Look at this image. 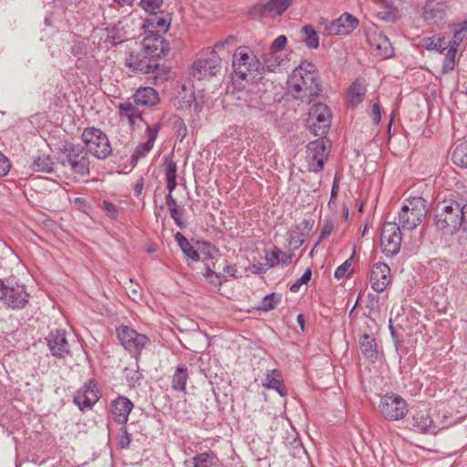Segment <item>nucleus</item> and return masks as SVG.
I'll return each instance as SVG.
<instances>
[{
  "mask_svg": "<svg viewBox=\"0 0 467 467\" xmlns=\"http://www.w3.org/2000/svg\"><path fill=\"white\" fill-rule=\"evenodd\" d=\"M189 379L188 368L185 364H179L171 377V388L175 391L184 392Z\"/></svg>",
  "mask_w": 467,
  "mask_h": 467,
  "instance_id": "nucleus-26",
  "label": "nucleus"
},
{
  "mask_svg": "<svg viewBox=\"0 0 467 467\" xmlns=\"http://www.w3.org/2000/svg\"><path fill=\"white\" fill-rule=\"evenodd\" d=\"M358 24L357 17L346 12L325 26V34L327 36L348 35L358 26Z\"/></svg>",
  "mask_w": 467,
  "mask_h": 467,
  "instance_id": "nucleus-15",
  "label": "nucleus"
},
{
  "mask_svg": "<svg viewBox=\"0 0 467 467\" xmlns=\"http://www.w3.org/2000/svg\"><path fill=\"white\" fill-rule=\"evenodd\" d=\"M451 160L455 165L467 168V145H457L452 151Z\"/></svg>",
  "mask_w": 467,
  "mask_h": 467,
  "instance_id": "nucleus-36",
  "label": "nucleus"
},
{
  "mask_svg": "<svg viewBox=\"0 0 467 467\" xmlns=\"http://www.w3.org/2000/svg\"><path fill=\"white\" fill-rule=\"evenodd\" d=\"M171 120L177 140L182 141L187 136V127L184 120L177 115H173Z\"/></svg>",
  "mask_w": 467,
  "mask_h": 467,
  "instance_id": "nucleus-40",
  "label": "nucleus"
},
{
  "mask_svg": "<svg viewBox=\"0 0 467 467\" xmlns=\"http://www.w3.org/2000/svg\"><path fill=\"white\" fill-rule=\"evenodd\" d=\"M310 131L317 137L325 136L330 128V111L324 103L315 104L309 111Z\"/></svg>",
  "mask_w": 467,
  "mask_h": 467,
  "instance_id": "nucleus-12",
  "label": "nucleus"
},
{
  "mask_svg": "<svg viewBox=\"0 0 467 467\" xmlns=\"http://www.w3.org/2000/svg\"><path fill=\"white\" fill-rule=\"evenodd\" d=\"M292 74L302 76H306V74H307L314 77L319 76L316 66L312 62L306 60L301 62V64L296 67Z\"/></svg>",
  "mask_w": 467,
  "mask_h": 467,
  "instance_id": "nucleus-41",
  "label": "nucleus"
},
{
  "mask_svg": "<svg viewBox=\"0 0 467 467\" xmlns=\"http://www.w3.org/2000/svg\"><path fill=\"white\" fill-rule=\"evenodd\" d=\"M333 229H334L333 223L331 221L326 222L321 229V233H320L318 241L316 243L315 247H317L323 239L328 237L332 234Z\"/></svg>",
  "mask_w": 467,
  "mask_h": 467,
  "instance_id": "nucleus-55",
  "label": "nucleus"
},
{
  "mask_svg": "<svg viewBox=\"0 0 467 467\" xmlns=\"http://www.w3.org/2000/svg\"><path fill=\"white\" fill-rule=\"evenodd\" d=\"M102 206L104 208L105 211H107V213L112 217V218H116L118 216V208L117 206L110 202H108V201H104L102 202Z\"/></svg>",
  "mask_w": 467,
  "mask_h": 467,
  "instance_id": "nucleus-61",
  "label": "nucleus"
},
{
  "mask_svg": "<svg viewBox=\"0 0 467 467\" xmlns=\"http://www.w3.org/2000/svg\"><path fill=\"white\" fill-rule=\"evenodd\" d=\"M411 428L421 433L435 434L440 430L427 412L419 411L411 418Z\"/></svg>",
  "mask_w": 467,
  "mask_h": 467,
  "instance_id": "nucleus-23",
  "label": "nucleus"
},
{
  "mask_svg": "<svg viewBox=\"0 0 467 467\" xmlns=\"http://www.w3.org/2000/svg\"><path fill=\"white\" fill-rule=\"evenodd\" d=\"M269 269V267L267 266V265H264V264H254L252 265V272L254 274H264L265 273L267 270Z\"/></svg>",
  "mask_w": 467,
  "mask_h": 467,
  "instance_id": "nucleus-64",
  "label": "nucleus"
},
{
  "mask_svg": "<svg viewBox=\"0 0 467 467\" xmlns=\"http://www.w3.org/2000/svg\"><path fill=\"white\" fill-rule=\"evenodd\" d=\"M133 407V403L128 398L119 396L111 402V412L114 420L120 425L126 424Z\"/></svg>",
  "mask_w": 467,
  "mask_h": 467,
  "instance_id": "nucleus-21",
  "label": "nucleus"
},
{
  "mask_svg": "<svg viewBox=\"0 0 467 467\" xmlns=\"http://www.w3.org/2000/svg\"><path fill=\"white\" fill-rule=\"evenodd\" d=\"M11 168L10 161L2 152H0V177L7 175Z\"/></svg>",
  "mask_w": 467,
  "mask_h": 467,
  "instance_id": "nucleus-58",
  "label": "nucleus"
},
{
  "mask_svg": "<svg viewBox=\"0 0 467 467\" xmlns=\"http://www.w3.org/2000/svg\"><path fill=\"white\" fill-rule=\"evenodd\" d=\"M281 375L278 370L273 369L267 373L264 386L268 389L281 388Z\"/></svg>",
  "mask_w": 467,
  "mask_h": 467,
  "instance_id": "nucleus-45",
  "label": "nucleus"
},
{
  "mask_svg": "<svg viewBox=\"0 0 467 467\" xmlns=\"http://www.w3.org/2000/svg\"><path fill=\"white\" fill-rule=\"evenodd\" d=\"M164 166H165V178H177V164L176 162L170 159H164Z\"/></svg>",
  "mask_w": 467,
  "mask_h": 467,
  "instance_id": "nucleus-51",
  "label": "nucleus"
},
{
  "mask_svg": "<svg viewBox=\"0 0 467 467\" xmlns=\"http://www.w3.org/2000/svg\"><path fill=\"white\" fill-rule=\"evenodd\" d=\"M133 102L137 106L151 108L160 101L159 93L150 87L139 88L132 96Z\"/></svg>",
  "mask_w": 467,
  "mask_h": 467,
  "instance_id": "nucleus-22",
  "label": "nucleus"
},
{
  "mask_svg": "<svg viewBox=\"0 0 467 467\" xmlns=\"http://www.w3.org/2000/svg\"><path fill=\"white\" fill-rule=\"evenodd\" d=\"M131 442V434L128 431L126 427H121L120 434L119 435V446L120 449H129Z\"/></svg>",
  "mask_w": 467,
  "mask_h": 467,
  "instance_id": "nucleus-50",
  "label": "nucleus"
},
{
  "mask_svg": "<svg viewBox=\"0 0 467 467\" xmlns=\"http://www.w3.org/2000/svg\"><path fill=\"white\" fill-rule=\"evenodd\" d=\"M284 59L276 55V53H270L268 57L264 58V62H262V66L264 68V73L265 71L275 73L278 70Z\"/></svg>",
  "mask_w": 467,
  "mask_h": 467,
  "instance_id": "nucleus-37",
  "label": "nucleus"
},
{
  "mask_svg": "<svg viewBox=\"0 0 467 467\" xmlns=\"http://www.w3.org/2000/svg\"><path fill=\"white\" fill-rule=\"evenodd\" d=\"M313 225H314V221L304 219L302 222H300L296 225V230L298 232H301V234H303V237H307L309 232L313 228Z\"/></svg>",
  "mask_w": 467,
  "mask_h": 467,
  "instance_id": "nucleus-54",
  "label": "nucleus"
},
{
  "mask_svg": "<svg viewBox=\"0 0 467 467\" xmlns=\"http://www.w3.org/2000/svg\"><path fill=\"white\" fill-rule=\"evenodd\" d=\"M170 51V44L159 36H144L140 50L132 51L125 57V66L134 74L151 75L149 78L160 85L169 78L170 70L160 64V59Z\"/></svg>",
  "mask_w": 467,
  "mask_h": 467,
  "instance_id": "nucleus-1",
  "label": "nucleus"
},
{
  "mask_svg": "<svg viewBox=\"0 0 467 467\" xmlns=\"http://www.w3.org/2000/svg\"><path fill=\"white\" fill-rule=\"evenodd\" d=\"M54 161L50 155H38L34 159L31 168L34 171L51 173L54 171Z\"/></svg>",
  "mask_w": 467,
  "mask_h": 467,
  "instance_id": "nucleus-29",
  "label": "nucleus"
},
{
  "mask_svg": "<svg viewBox=\"0 0 467 467\" xmlns=\"http://www.w3.org/2000/svg\"><path fill=\"white\" fill-rule=\"evenodd\" d=\"M81 139L88 153L99 160H105L112 153L110 141L100 129L95 127L84 129Z\"/></svg>",
  "mask_w": 467,
  "mask_h": 467,
  "instance_id": "nucleus-6",
  "label": "nucleus"
},
{
  "mask_svg": "<svg viewBox=\"0 0 467 467\" xmlns=\"http://www.w3.org/2000/svg\"><path fill=\"white\" fill-rule=\"evenodd\" d=\"M407 402L396 394H386L380 398L379 410L380 414L389 420H398L408 413Z\"/></svg>",
  "mask_w": 467,
  "mask_h": 467,
  "instance_id": "nucleus-10",
  "label": "nucleus"
},
{
  "mask_svg": "<svg viewBox=\"0 0 467 467\" xmlns=\"http://www.w3.org/2000/svg\"><path fill=\"white\" fill-rule=\"evenodd\" d=\"M371 118L376 125L381 120V107L379 101H375L372 104Z\"/></svg>",
  "mask_w": 467,
  "mask_h": 467,
  "instance_id": "nucleus-59",
  "label": "nucleus"
},
{
  "mask_svg": "<svg viewBox=\"0 0 467 467\" xmlns=\"http://www.w3.org/2000/svg\"><path fill=\"white\" fill-rule=\"evenodd\" d=\"M119 114L121 118H126L129 124L133 128L136 124V120L140 119L143 121L141 111L138 109V106L130 101L120 103L119 105Z\"/></svg>",
  "mask_w": 467,
  "mask_h": 467,
  "instance_id": "nucleus-25",
  "label": "nucleus"
},
{
  "mask_svg": "<svg viewBox=\"0 0 467 467\" xmlns=\"http://www.w3.org/2000/svg\"><path fill=\"white\" fill-rule=\"evenodd\" d=\"M146 134H147V137H148V140H147L146 143H150V145L151 147H153L155 140H156V138L158 136V133L156 132V130L151 129V127L147 124Z\"/></svg>",
  "mask_w": 467,
  "mask_h": 467,
  "instance_id": "nucleus-63",
  "label": "nucleus"
},
{
  "mask_svg": "<svg viewBox=\"0 0 467 467\" xmlns=\"http://www.w3.org/2000/svg\"><path fill=\"white\" fill-rule=\"evenodd\" d=\"M460 28L456 30L453 34L452 38L448 41V47H454L458 49L460 45L463 42L464 38L467 36V29L465 26H462V24L459 25Z\"/></svg>",
  "mask_w": 467,
  "mask_h": 467,
  "instance_id": "nucleus-44",
  "label": "nucleus"
},
{
  "mask_svg": "<svg viewBox=\"0 0 467 467\" xmlns=\"http://www.w3.org/2000/svg\"><path fill=\"white\" fill-rule=\"evenodd\" d=\"M312 271L310 268H307L303 274V275L298 280H296L293 285H291L290 291L293 293L298 292L302 285H306L310 281Z\"/></svg>",
  "mask_w": 467,
  "mask_h": 467,
  "instance_id": "nucleus-48",
  "label": "nucleus"
},
{
  "mask_svg": "<svg viewBox=\"0 0 467 467\" xmlns=\"http://www.w3.org/2000/svg\"><path fill=\"white\" fill-rule=\"evenodd\" d=\"M280 301V294L271 293L270 295H267L264 297L262 305L258 307V309L264 312H268L275 309Z\"/></svg>",
  "mask_w": 467,
  "mask_h": 467,
  "instance_id": "nucleus-39",
  "label": "nucleus"
},
{
  "mask_svg": "<svg viewBox=\"0 0 467 467\" xmlns=\"http://www.w3.org/2000/svg\"><path fill=\"white\" fill-rule=\"evenodd\" d=\"M30 295L26 292V286L23 285H16L9 286L4 285L0 290V301L4 306L11 309H23L29 303Z\"/></svg>",
  "mask_w": 467,
  "mask_h": 467,
  "instance_id": "nucleus-11",
  "label": "nucleus"
},
{
  "mask_svg": "<svg viewBox=\"0 0 467 467\" xmlns=\"http://www.w3.org/2000/svg\"><path fill=\"white\" fill-rule=\"evenodd\" d=\"M287 38L285 35L278 36L270 46V53H276L285 48Z\"/></svg>",
  "mask_w": 467,
  "mask_h": 467,
  "instance_id": "nucleus-52",
  "label": "nucleus"
},
{
  "mask_svg": "<svg viewBox=\"0 0 467 467\" xmlns=\"http://www.w3.org/2000/svg\"><path fill=\"white\" fill-rule=\"evenodd\" d=\"M401 227L395 222H387L382 226L380 243L382 253L389 257L396 255L402 242Z\"/></svg>",
  "mask_w": 467,
  "mask_h": 467,
  "instance_id": "nucleus-9",
  "label": "nucleus"
},
{
  "mask_svg": "<svg viewBox=\"0 0 467 467\" xmlns=\"http://www.w3.org/2000/svg\"><path fill=\"white\" fill-rule=\"evenodd\" d=\"M169 212H170L171 217L173 219V221L175 222L177 226H179L182 229L186 227L185 223L182 221V215L184 213L183 208H182L180 206L173 207Z\"/></svg>",
  "mask_w": 467,
  "mask_h": 467,
  "instance_id": "nucleus-49",
  "label": "nucleus"
},
{
  "mask_svg": "<svg viewBox=\"0 0 467 467\" xmlns=\"http://www.w3.org/2000/svg\"><path fill=\"white\" fill-rule=\"evenodd\" d=\"M202 245H203V249L202 250V252L204 254L202 260L205 262V265H206V272H205L204 275L207 278H209L212 275H215L216 277H218L217 274L213 271L211 265L207 263V261L210 259H213V255L215 254H217L219 252V250L214 245H212L210 243L205 242L202 244Z\"/></svg>",
  "mask_w": 467,
  "mask_h": 467,
  "instance_id": "nucleus-35",
  "label": "nucleus"
},
{
  "mask_svg": "<svg viewBox=\"0 0 467 467\" xmlns=\"http://www.w3.org/2000/svg\"><path fill=\"white\" fill-rule=\"evenodd\" d=\"M307 154L310 159L309 165L311 167V171L317 173L321 171L324 168L325 161L327 159L324 140L322 139H318L311 141L307 145Z\"/></svg>",
  "mask_w": 467,
  "mask_h": 467,
  "instance_id": "nucleus-18",
  "label": "nucleus"
},
{
  "mask_svg": "<svg viewBox=\"0 0 467 467\" xmlns=\"http://www.w3.org/2000/svg\"><path fill=\"white\" fill-rule=\"evenodd\" d=\"M57 160L64 167L68 166L77 174H89L90 161L85 147L71 141L61 142L58 149Z\"/></svg>",
  "mask_w": 467,
  "mask_h": 467,
  "instance_id": "nucleus-2",
  "label": "nucleus"
},
{
  "mask_svg": "<svg viewBox=\"0 0 467 467\" xmlns=\"http://www.w3.org/2000/svg\"><path fill=\"white\" fill-rule=\"evenodd\" d=\"M117 337L123 348L137 359L141 355V351L150 344V339L146 335L128 326L118 327Z\"/></svg>",
  "mask_w": 467,
  "mask_h": 467,
  "instance_id": "nucleus-8",
  "label": "nucleus"
},
{
  "mask_svg": "<svg viewBox=\"0 0 467 467\" xmlns=\"http://www.w3.org/2000/svg\"><path fill=\"white\" fill-rule=\"evenodd\" d=\"M352 257H353V255H351L348 260H346L342 265H340L336 269V271L334 273L335 278L339 279V278H342L345 275H347L348 269L351 266Z\"/></svg>",
  "mask_w": 467,
  "mask_h": 467,
  "instance_id": "nucleus-53",
  "label": "nucleus"
},
{
  "mask_svg": "<svg viewBox=\"0 0 467 467\" xmlns=\"http://www.w3.org/2000/svg\"><path fill=\"white\" fill-rule=\"evenodd\" d=\"M422 46L427 50H434L441 53L448 47V41H446L445 37L439 36H432L430 37H425L422 40Z\"/></svg>",
  "mask_w": 467,
  "mask_h": 467,
  "instance_id": "nucleus-32",
  "label": "nucleus"
},
{
  "mask_svg": "<svg viewBox=\"0 0 467 467\" xmlns=\"http://www.w3.org/2000/svg\"><path fill=\"white\" fill-rule=\"evenodd\" d=\"M152 148L153 147H151L150 143L145 142L139 144L130 157V163L135 166L138 161L144 158L152 150Z\"/></svg>",
  "mask_w": 467,
  "mask_h": 467,
  "instance_id": "nucleus-42",
  "label": "nucleus"
},
{
  "mask_svg": "<svg viewBox=\"0 0 467 467\" xmlns=\"http://www.w3.org/2000/svg\"><path fill=\"white\" fill-rule=\"evenodd\" d=\"M460 215V204L451 201L437 209L434 224L443 234H452L461 229Z\"/></svg>",
  "mask_w": 467,
  "mask_h": 467,
  "instance_id": "nucleus-7",
  "label": "nucleus"
},
{
  "mask_svg": "<svg viewBox=\"0 0 467 467\" xmlns=\"http://www.w3.org/2000/svg\"><path fill=\"white\" fill-rule=\"evenodd\" d=\"M359 348L363 356L372 361L378 358L379 350L373 335L363 334L358 341Z\"/></svg>",
  "mask_w": 467,
  "mask_h": 467,
  "instance_id": "nucleus-24",
  "label": "nucleus"
},
{
  "mask_svg": "<svg viewBox=\"0 0 467 467\" xmlns=\"http://www.w3.org/2000/svg\"><path fill=\"white\" fill-rule=\"evenodd\" d=\"M47 347L51 354L57 358H65L70 354L69 344L66 337V331L57 329L51 331L47 337Z\"/></svg>",
  "mask_w": 467,
  "mask_h": 467,
  "instance_id": "nucleus-16",
  "label": "nucleus"
},
{
  "mask_svg": "<svg viewBox=\"0 0 467 467\" xmlns=\"http://www.w3.org/2000/svg\"><path fill=\"white\" fill-rule=\"evenodd\" d=\"M221 69V58L213 54L209 58L198 59L192 65V74L194 78L202 79L206 77L215 76Z\"/></svg>",
  "mask_w": 467,
  "mask_h": 467,
  "instance_id": "nucleus-17",
  "label": "nucleus"
},
{
  "mask_svg": "<svg viewBox=\"0 0 467 467\" xmlns=\"http://www.w3.org/2000/svg\"><path fill=\"white\" fill-rule=\"evenodd\" d=\"M217 460L213 451L197 453L192 457L193 467H213Z\"/></svg>",
  "mask_w": 467,
  "mask_h": 467,
  "instance_id": "nucleus-33",
  "label": "nucleus"
},
{
  "mask_svg": "<svg viewBox=\"0 0 467 467\" xmlns=\"http://www.w3.org/2000/svg\"><path fill=\"white\" fill-rule=\"evenodd\" d=\"M391 282L390 268L385 263L373 265L370 273L371 287L376 292H383Z\"/></svg>",
  "mask_w": 467,
  "mask_h": 467,
  "instance_id": "nucleus-19",
  "label": "nucleus"
},
{
  "mask_svg": "<svg viewBox=\"0 0 467 467\" xmlns=\"http://www.w3.org/2000/svg\"><path fill=\"white\" fill-rule=\"evenodd\" d=\"M293 0H269L265 4L256 5L252 12L259 17L277 16L282 15L291 5Z\"/></svg>",
  "mask_w": 467,
  "mask_h": 467,
  "instance_id": "nucleus-20",
  "label": "nucleus"
},
{
  "mask_svg": "<svg viewBox=\"0 0 467 467\" xmlns=\"http://www.w3.org/2000/svg\"><path fill=\"white\" fill-rule=\"evenodd\" d=\"M375 47L378 50V55L382 57H390L394 54L393 47L391 46L390 41L384 34H379L377 38H375Z\"/></svg>",
  "mask_w": 467,
  "mask_h": 467,
  "instance_id": "nucleus-31",
  "label": "nucleus"
},
{
  "mask_svg": "<svg viewBox=\"0 0 467 467\" xmlns=\"http://www.w3.org/2000/svg\"><path fill=\"white\" fill-rule=\"evenodd\" d=\"M445 16L444 10L439 5V4H435L433 2H427L425 6L423 7L422 16L425 21L429 24H435L438 21L441 20Z\"/></svg>",
  "mask_w": 467,
  "mask_h": 467,
  "instance_id": "nucleus-27",
  "label": "nucleus"
},
{
  "mask_svg": "<svg viewBox=\"0 0 467 467\" xmlns=\"http://www.w3.org/2000/svg\"><path fill=\"white\" fill-rule=\"evenodd\" d=\"M302 32L305 36L303 42L305 45L311 49H317L319 47V36L312 25H306L302 27Z\"/></svg>",
  "mask_w": 467,
  "mask_h": 467,
  "instance_id": "nucleus-34",
  "label": "nucleus"
},
{
  "mask_svg": "<svg viewBox=\"0 0 467 467\" xmlns=\"http://www.w3.org/2000/svg\"><path fill=\"white\" fill-rule=\"evenodd\" d=\"M100 398L99 389L94 379H90L77 391L74 396V403L80 410L91 409Z\"/></svg>",
  "mask_w": 467,
  "mask_h": 467,
  "instance_id": "nucleus-14",
  "label": "nucleus"
},
{
  "mask_svg": "<svg viewBox=\"0 0 467 467\" xmlns=\"http://www.w3.org/2000/svg\"><path fill=\"white\" fill-rule=\"evenodd\" d=\"M288 88L296 99L311 103L316 100L322 92V85L319 76L314 77L291 74L287 81Z\"/></svg>",
  "mask_w": 467,
  "mask_h": 467,
  "instance_id": "nucleus-3",
  "label": "nucleus"
},
{
  "mask_svg": "<svg viewBox=\"0 0 467 467\" xmlns=\"http://www.w3.org/2000/svg\"><path fill=\"white\" fill-rule=\"evenodd\" d=\"M375 47L378 50V55L382 57H390L394 54L393 47L391 46L390 41L384 34H379L377 38H375Z\"/></svg>",
  "mask_w": 467,
  "mask_h": 467,
  "instance_id": "nucleus-30",
  "label": "nucleus"
},
{
  "mask_svg": "<svg viewBox=\"0 0 467 467\" xmlns=\"http://www.w3.org/2000/svg\"><path fill=\"white\" fill-rule=\"evenodd\" d=\"M338 191H339V178L337 176H335L333 184H332V188H331L330 199L328 202L329 207H331L332 205L336 206V200L337 197Z\"/></svg>",
  "mask_w": 467,
  "mask_h": 467,
  "instance_id": "nucleus-56",
  "label": "nucleus"
},
{
  "mask_svg": "<svg viewBox=\"0 0 467 467\" xmlns=\"http://www.w3.org/2000/svg\"><path fill=\"white\" fill-rule=\"evenodd\" d=\"M265 260H266V265L269 268H272L277 265L280 264V259H279V256H280V254H281V250L278 249V248H275L273 250H265Z\"/></svg>",
  "mask_w": 467,
  "mask_h": 467,
  "instance_id": "nucleus-46",
  "label": "nucleus"
},
{
  "mask_svg": "<svg viewBox=\"0 0 467 467\" xmlns=\"http://www.w3.org/2000/svg\"><path fill=\"white\" fill-rule=\"evenodd\" d=\"M130 287H129L128 295L133 300L136 301L141 298V289L139 285L133 284V281L130 279Z\"/></svg>",
  "mask_w": 467,
  "mask_h": 467,
  "instance_id": "nucleus-57",
  "label": "nucleus"
},
{
  "mask_svg": "<svg viewBox=\"0 0 467 467\" xmlns=\"http://www.w3.org/2000/svg\"><path fill=\"white\" fill-rule=\"evenodd\" d=\"M447 49H448L447 54L444 58L443 65H442V70H441L443 74H446V73L453 70L454 65H455V57H456V53L458 51V49H456L454 47H448Z\"/></svg>",
  "mask_w": 467,
  "mask_h": 467,
  "instance_id": "nucleus-43",
  "label": "nucleus"
},
{
  "mask_svg": "<svg viewBox=\"0 0 467 467\" xmlns=\"http://www.w3.org/2000/svg\"><path fill=\"white\" fill-rule=\"evenodd\" d=\"M174 237L187 260H192V262H198L200 260L198 251L189 243L182 233L178 232Z\"/></svg>",
  "mask_w": 467,
  "mask_h": 467,
  "instance_id": "nucleus-28",
  "label": "nucleus"
},
{
  "mask_svg": "<svg viewBox=\"0 0 467 467\" xmlns=\"http://www.w3.org/2000/svg\"><path fill=\"white\" fill-rule=\"evenodd\" d=\"M163 4V0H140L139 5L147 13H152L159 9Z\"/></svg>",
  "mask_w": 467,
  "mask_h": 467,
  "instance_id": "nucleus-47",
  "label": "nucleus"
},
{
  "mask_svg": "<svg viewBox=\"0 0 467 467\" xmlns=\"http://www.w3.org/2000/svg\"><path fill=\"white\" fill-rule=\"evenodd\" d=\"M428 213L427 201L420 196L405 200L398 213V224L403 230L411 231L418 227Z\"/></svg>",
  "mask_w": 467,
  "mask_h": 467,
  "instance_id": "nucleus-4",
  "label": "nucleus"
},
{
  "mask_svg": "<svg viewBox=\"0 0 467 467\" xmlns=\"http://www.w3.org/2000/svg\"><path fill=\"white\" fill-rule=\"evenodd\" d=\"M460 212L461 215L459 216V219L461 220V228L463 229V231L467 230V203L461 206L460 205Z\"/></svg>",
  "mask_w": 467,
  "mask_h": 467,
  "instance_id": "nucleus-62",
  "label": "nucleus"
},
{
  "mask_svg": "<svg viewBox=\"0 0 467 467\" xmlns=\"http://www.w3.org/2000/svg\"><path fill=\"white\" fill-rule=\"evenodd\" d=\"M232 65L234 73L242 80H245L251 72L264 74L262 62L247 46H240L235 49L232 57Z\"/></svg>",
  "mask_w": 467,
  "mask_h": 467,
  "instance_id": "nucleus-5",
  "label": "nucleus"
},
{
  "mask_svg": "<svg viewBox=\"0 0 467 467\" xmlns=\"http://www.w3.org/2000/svg\"><path fill=\"white\" fill-rule=\"evenodd\" d=\"M366 94V88L358 80L353 82L349 87V95L351 96V104L353 106L360 103Z\"/></svg>",
  "mask_w": 467,
  "mask_h": 467,
  "instance_id": "nucleus-38",
  "label": "nucleus"
},
{
  "mask_svg": "<svg viewBox=\"0 0 467 467\" xmlns=\"http://www.w3.org/2000/svg\"><path fill=\"white\" fill-rule=\"evenodd\" d=\"M150 14V17L147 18L142 25L144 36H159L161 41H165L161 33L164 34L169 30L171 23V14H164L162 11L160 14L155 11Z\"/></svg>",
  "mask_w": 467,
  "mask_h": 467,
  "instance_id": "nucleus-13",
  "label": "nucleus"
},
{
  "mask_svg": "<svg viewBox=\"0 0 467 467\" xmlns=\"http://www.w3.org/2000/svg\"><path fill=\"white\" fill-rule=\"evenodd\" d=\"M235 39V36L229 35L224 39L217 41L213 46V49H223L226 46L234 44Z\"/></svg>",
  "mask_w": 467,
  "mask_h": 467,
  "instance_id": "nucleus-60",
  "label": "nucleus"
}]
</instances>
